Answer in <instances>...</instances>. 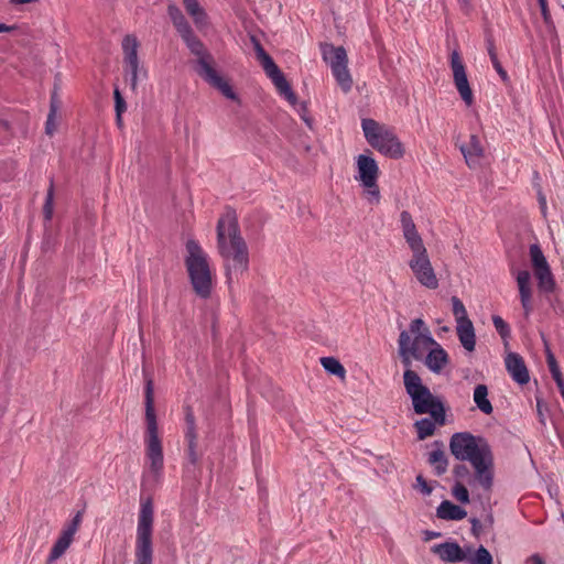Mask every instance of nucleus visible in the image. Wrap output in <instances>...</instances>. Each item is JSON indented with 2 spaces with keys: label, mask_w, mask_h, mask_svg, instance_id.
Masks as SVG:
<instances>
[{
  "label": "nucleus",
  "mask_w": 564,
  "mask_h": 564,
  "mask_svg": "<svg viewBox=\"0 0 564 564\" xmlns=\"http://www.w3.org/2000/svg\"><path fill=\"white\" fill-rule=\"evenodd\" d=\"M415 488H417L424 496H430L433 491V487L427 484L422 475L416 476Z\"/></svg>",
  "instance_id": "obj_40"
},
{
  "label": "nucleus",
  "mask_w": 564,
  "mask_h": 564,
  "mask_svg": "<svg viewBox=\"0 0 564 564\" xmlns=\"http://www.w3.org/2000/svg\"><path fill=\"white\" fill-rule=\"evenodd\" d=\"M431 551L447 563L463 562L466 558V552L456 542L434 544Z\"/></svg>",
  "instance_id": "obj_19"
},
{
  "label": "nucleus",
  "mask_w": 564,
  "mask_h": 564,
  "mask_svg": "<svg viewBox=\"0 0 564 564\" xmlns=\"http://www.w3.org/2000/svg\"><path fill=\"white\" fill-rule=\"evenodd\" d=\"M453 474L457 479H463L470 475L468 467L464 464L456 465L453 469Z\"/></svg>",
  "instance_id": "obj_45"
},
{
  "label": "nucleus",
  "mask_w": 564,
  "mask_h": 564,
  "mask_svg": "<svg viewBox=\"0 0 564 564\" xmlns=\"http://www.w3.org/2000/svg\"><path fill=\"white\" fill-rule=\"evenodd\" d=\"M524 564H545V562L539 554H533L525 560Z\"/></svg>",
  "instance_id": "obj_50"
},
{
  "label": "nucleus",
  "mask_w": 564,
  "mask_h": 564,
  "mask_svg": "<svg viewBox=\"0 0 564 564\" xmlns=\"http://www.w3.org/2000/svg\"><path fill=\"white\" fill-rule=\"evenodd\" d=\"M167 13L180 36L192 30L189 23L177 6L169 4Z\"/></svg>",
  "instance_id": "obj_27"
},
{
  "label": "nucleus",
  "mask_w": 564,
  "mask_h": 564,
  "mask_svg": "<svg viewBox=\"0 0 564 564\" xmlns=\"http://www.w3.org/2000/svg\"><path fill=\"white\" fill-rule=\"evenodd\" d=\"M322 56L324 62L329 65L332 73L343 89L348 93L352 86V79L347 67V53L343 46L332 44L322 45Z\"/></svg>",
  "instance_id": "obj_11"
},
{
  "label": "nucleus",
  "mask_w": 564,
  "mask_h": 564,
  "mask_svg": "<svg viewBox=\"0 0 564 564\" xmlns=\"http://www.w3.org/2000/svg\"><path fill=\"white\" fill-rule=\"evenodd\" d=\"M143 375L145 380L144 387V405H145V454L149 460L150 471L159 477L163 470V448L158 433V422L154 410V382L143 367Z\"/></svg>",
  "instance_id": "obj_4"
},
{
  "label": "nucleus",
  "mask_w": 564,
  "mask_h": 564,
  "mask_svg": "<svg viewBox=\"0 0 564 564\" xmlns=\"http://www.w3.org/2000/svg\"><path fill=\"white\" fill-rule=\"evenodd\" d=\"M113 95H115V101H116L117 119L120 122L121 113L126 110V101L118 89H115Z\"/></svg>",
  "instance_id": "obj_41"
},
{
  "label": "nucleus",
  "mask_w": 564,
  "mask_h": 564,
  "mask_svg": "<svg viewBox=\"0 0 564 564\" xmlns=\"http://www.w3.org/2000/svg\"><path fill=\"white\" fill-rule=\"evenodd\" d=\"M403 381L405 390L409 395H412L420 391L421 389L426 388L425 386H423L420 376L415 371L410 369L404 371Z\"/></svg>",
  "instance_id": "obj_30"
},
{
  "label": "nucleus",
  "mask_w": 564,
  "mask_h": 564,
  "mask_svg": "<svg viewBox=\"0 0 564 564\" xmlns=\"http://www.w3.org/2000/svg\"><path fill=\"white\" fill-rule=\"evenodd\" d=\"M492 324L503 340L510 337V327L508 323L499 315L492 316Z\"/></svg>",
  "instance_id": "obj_37"
},
{
  "label": "nucleus",
  "mask_w": 564,
  "mask_h": 564,
  "mask_svg": "<svg viewBox=\"0 0 564 564\" xmlns=\"http://www.w3.org/2000/svg\"><path fill=\"white\" fill-rule=\"evenodd\" d=\"M459 150L468 166H474L479 162V159L484 155V149L476 134H471L468 143L459 145Z\"/></svg>",
  "instance_id": "obj_21"
},
{
  "label": "nucleus",
  "mask_w": 564,
  "mask_h": 564,
  "mask_svg": "<svg viewBox=\"0 0 564 564\" xmlns=\"http://www.w3.org/2000/svg\"><path fill=\"white\" fill-rule=\"evenodd\" d=\"M183 3L198 29L207 25V14L197 0H183Z\"/></svg>",
  "instance_id": "obj_26"
},
{
  "label": "nucleus",
  "mask_w": 564,
  "mask_h": 564,
  "mask_svg": "<svg viewBox=\"0 0 564 564\" xmlns=\"http://www.w3.org/2000/svg\"><path fill=\"white\" fill-rule=\"evenodd\" d=\"M441 533L434 531H426V540L438 538Z\"/></svg>",
  "instance_id": "obj_55"
},
{
  "label": "nucleus",
  "mask_w": 564,
  "mask_h": 564,
  "mask_svg": "<svg viewBox=\"0 0 564 564\" xmlns=\"http://www.w3.org/2000/svg\"><path fill=\"white\" fill-rule=\"evenodd\" d=\"M538 3L540 6L543 20L547 23L551 20V13L549 11L547 0H538Z\"/></svg>",
  "instance_id": "obj_46"
},
{
  "label": "nucleus",
  "mask_w": 564,
  "mask_h": 564,
  "mask_svg": "<svg viewBox=\"0 0 564 564\" xmlns=\"http://www.w3.org/2000/svg\"><path fill=\"white\" fill-rule=\"evenodd\" d=\"M540 203L542 204L543 208L545 209V207H546V206H545V205H546V203H545V198H544V197H541V198H540Z\"/></svg>",
  "instance_id": "obj_61"
},
{
  "label": "nucleus",
  "mask_w": 564,
  "mask_h": 564,
  "mask_svg": "<svg viewBox=\"0 0 564 564\" xmlns=\"http://www.w3.org/2000/svg\"><path fill=\"white\" fill-rule=\"evenodd\" d=\"M490 61H491V64H492L494 68L496 69V72L500 76V78L503 82L508 80V74L505 70V68L502 67L501 63L499 62L498 56H492V59H490Z\"/></svg>",
  "instance_id": "obj_44"
},
{
  "label": "nucleus",
  "mask_w": 564,
  "mask_h": 564,
  "mask_svg": "<svg viewBox=\"0 0 564 564\" xmlns=\"http://www.w3.org/2000/svg\"><path fill=\"white\" fill-rule=\"evenodd\" d=\"M139 46V41L133 34H127L122 39L121 48L123 53V68L132 90H135L138 86V75L140 70V61L138 56Z\"/></svg>",
  "instance_id": "obj_14"
},
{
  "label": "nucleus",
  "mask_w": 564,
  "mask_h": 564,
  "mask_svg": "<svg viewBox=\"0 0 564 564\" xmlns=\"http://www.w3.org/2000/svg\"><path fill=\"white\" fill-rule=\"evenodd\" d=\"M186 424L187 426L195 425L194 414L191 411L186 413Z\"/></svg>",
  "instance_id": "obj_53"
},
{
  "label": "nucleus",
  "mask_w": 564,
  "mask_h": 564,
  "mask_svg": "<svg viewBox=\"0 0 564 564\" xmlns=\"http://www.w3.org/2000/svg\"><path fill=\"white\" fill-rule=\"evenodd\" d=\"M487 52H488L490 59H492V56H497L495 44H494L492 40H487Z\"/></svg>",
  "instance_id": "obj_51"
},
{
  "label": "nucleus",
  "mask_w": 564,
  "mask_h": 564,
  "mask_svg": "<svg viewBox=\"0 0 564 564\" xmlns=\"http://www.w3.org/2000/svg\"><path fill=\"white\" fill-rule=\"evenodd\" d=\"M361 129L369 145L382 155L395 160L404 155L403 144L390 127L365 118L361 120Z\"/></svg>",
  "instance_id": "obj_7"
},
{
  "label": "nucleus",
  "mask_w": 564,
  "mask_h": 564,
  "mask_svg": "<svg viewBox=\"0 0 564 564\" xmlns=\"http://www.w3.org/2000/svg\"><path fill=\"white\" fill-rule=\"evenodd\" d=\"M301 117H302V119L305 121V123H306L308 127H311V126H312V121H311V119H310L308 117H306V115H305V113H303Z\"/></svg>",
  "instance_id": "obj_59"
},
{
  "label": "nucleus",
  "mask_w": 564,
  "mask_h": 564,
  "mask_svg": "<svg viewBox=\"0 0 564 564\" xmlns=\"http://www.w3.org/2000/svg\"><path fill=\"white\" fill-rule=\"evenodd\" d=\"M73 539L74 535L63 529L48 554L47 563H53L63 556V554L69 547Z\"/></svg>",
  "instance_id": "obj_24"
},
{
  "label": "nucleus",
  "mask_w": 564,
  "mask_h": 564,
  "mask_svg": "<svg viewBox=\"0 0 564 564\" xmlns=\"http://www.w3.org/2000/svg\"><path fill=\"white\" fill-rule=\"evenodd\" d=\"M505 365L514 382L524 386L530 381L529 370L520 355H506Z\"/></svg>",
  "instance_id": "obj_18"
},
{
  "label": "nucleus",
  "mask_w": 564,
  "mask_h": 564,
  "mask_svg": "<svg viewBox=\"0 0 564 564\" xmlns=\"http://www.w3.org/2000/svg\"><path fill=\"white\" fill-rule=\"evenodd\" d=\"M59 99L57 97V91L56 89L53 90L52 95H51V102H50V111H53L54 109V113H58V110H59Z\"/></svg>",
  "instance_id": "obj_47"
},
{
  "label": "nucleus",
  "mask_w": 564,
  "mask_h": 564,
  "mask_svg": "<svg viewBox=\"0 0 564 564\" xmlns=\"http://www.w3.org/2000/svg\"><path fill=\"white\" fill-rule=\"evenodd\" d=\"M186 46L197 57V74L209 85L217 88L226 98L236 100L237 95L232 87L214 68L213 57L205 48L203 42L194 34L193 30L181 35Z\"/></svg>",
  "instance_id": "obj_6"
},
{
  "label": "nucleus",
  "mask_w": 564,
  "mask_h": 564,
  "mask_svg": "<svg viewBox=\"0 0 564 564\" xmlns=\"http://www.w3.org/2000/svg\"><path fill=\"white\" fill-rule=\"evenodd\" d=\"M452 306H453V314L455 316L456 324L463 323L465 321H470L464 303L457 296L452 297Z\"/></svg>",
  "instance_id": "obj_35"
},
{
  "label": "nucleus",
  "mask_w": 564,
  "mask_h": 564,
  "mask_svg": "<svg viewBox=\"0 0 564 564\" xmlns=\"http://www.w3.org/2000/svg\"><path fill=\"white\" fill-rule=\"evenodd\" d=\"M400 224L404 240L412 251V258L409 260L411 271L421 285L431 290L437 289L438 279L430 261L423 239L408 210L401 212Z\"/></svg>",
  "instance_id": "obj_3"
},
{
  "label": "nucleus",
  "mask_w": 564,
  "mask_h": 564,
  "mask_svg": "<svg viewBox=\"0 0 564 564\" xmlns=\"http://www.w3.org/2000/svg\"><path fill=\"white\" fill-rule=\"evenodd\" d=\"M464 562L467 564H494V558L490 552L480 545L473 554L466 553Z\"/></svg>",
  "instance_id": "obj_31"
},
{
  "label": "nucleus",
  "mask_w": 564,
  "mask_h": 564,
  "mask_svg": "<svg viewBox=\"0 0 564 564\" xmlns=\"http://www.w3.org/2000/svg\"><path fill=\"white\" fill-rule=\"evenodd\" d=\"M53 198H54V185L53 181L50 183V187L47 189L45 203L43 206V214L46 221H50L53 217Z\"/></svg>",
  "instance_id": "obj_36"
},
{
  "label": "nucleus",
  "mask_w": 564,
  "mask_h": 564,
  "mask_svg": "<svg viewBox=\"0 0 564 564\" xmlns=\"http://www.w3.org/2000/svg\"><path fill=\"white\" fill-rule=\"evenodd\" d=\"M556 386H557L560 393L564 400V380L556 382Z\"/></svg>",
  "instance_id": "obj_57"
},
{
  "label": "nucleus",
  "mask_w": 564,
  "mask_h": 564,
  "mask_svg": "<svg viewBox=\"0 0 564 564\" xmlns=\"http://www.w3.org/2000/svg\"><path fill=\"white\" fill-rule=\"evenodd\" d=\"M556 386H557L560 393L564 400V380L556 382Z\"/></svg>",
  "instance_id": "obj_56"
},
{
  "label": "nucleus",
  "mask_w": 564,
  "mask_h": 564,
  "mask_svg": "<svg viewBox=\"0 0 564 564\" xmlns=\"http://www.w3.org/2000/svg\"><path fill=\"white\" fill-rule=\"evenodd\" d=\"M217 249L224 260L226 283L232 289L235 281L249 269L248 246L232 209H228L217 221Z\"/></svg>",
  "instance_id": "obj_1"
},
{
  "label": "nucleus",
  "mask_w": 564,
  "mask_h": 564,
  "mask_svg": "<svg viewBox=\"0 0 564 564\" xmlns=\"http://www.w3.org/2000/svg\"><path fill=\"white\" fill-rule=\"evenodd\" d=\"M15 29H17L15 25H7V24L0 22V33L11 32Z\"/></svg>",
  "instance_id": "obj_52"
},
{
  "label": "nucleus",
  "mask_w": 564,
  "mask_h": 564,
  "mask_svg": "<svg viewBox=\"0 0 564 564\" xmlns=\"http://www.w3.org/2000/svg\"><path fill=\"white\" fill-rule=\"evenodd\" d=\"M36 1L37 0H10V2L13 4H28Z\"/></svg>",
  "instance_id": "obj_54"
},
{
  "label": "nucleus",
  "mask_w": 564,
  "mask_h": 564,
  "mask_svg": "<svg viewBox=\"0 0 564 564\" xmlns=\"http://www.w3.org/2000/svg\"><path fill=\"white\" fill-rule=\"evenodd\" d=\"M56 118L57 115L53 111H50L47 115L46 123H45V132L48 135H52L56 130Z\"/></svg>",
  "instance_id": "obj_42"
},
{
  "label": "nucleus",
  "mask_w": 564,
  "mask_h": 564,
  "mask_svg": "<svg viewBox=\"0 0 564 564\" xmlns=\"http://www.w3.org/2000/svg\"><path fill=\"white\" fill-rule=\"evenodd\" d=\"M521 306L524 315L528 317L532 312V289L531 274L528 270H520L516 275Z\"/></svg>",
  "instance_id": "obj_17"
},
{
  "label": "nucleus",
  "mask_w": 564,
  "mask_h": 564,
  "mask_svg": "<svg viewBox=\"0 0 564 564\" xmlns=\"http://www.w3.org/2000/svg\"><path fill=\"white\" fill-rule=\"evenodd\" d=\"M252 42L254 44L257 57L260 61L267 76L272 80L279 94L283 96L291 105H295L296 96L281 69L274 63L273 58L264 51L261 43L256 37H252Z\"/></svg>",
  "instance_id": "obj_13"
},
{
  "label": "nucleus",
  "mask_w": 564,
  "mask_h": 564,
  "mask_svg": "<svg viewBox=\"0 0 564 564\" xmlns=\"http://www.w3.org/2000/svg\"><path fill=\"white\" fill-rule=\"evenodd\" d=\"M442 332H447L448 330V327L444 326L441 328Z\"/></svg>",
  "instance_id": "obj_62"
},
{
  "label": "nucleus",
  "mask_w": 564,
  "mask_h": 564,
  "mask_svg": "<svg viewBox=\"0 0 564 564\" xmlns=\"http://www.w3.org/2000/svg\"><path fill=\"white\" fill-rule=\"evenodd\" d=\"M187 457L192 464H196L198 457L196 454V442L188 444Z\"/></svg>",
  "instance_id": "obj_48"
},
{
  "label": "nucleus",
  "mask_w": 564,
  "mask_h": 564,
  "mask_svg": "<svg viewBox=\"0 0 564 564\" xmlns=\"http://www.w3.org/2000/svg\"><path fill=\"white\" fill-rule=\"evenodd\" d=\"M547 357V366L551 372V376L555 382L564 380L560 366L555 359V355H546Z\"/></svg>",
  "instance_id": "obj_39"
},
{
  "label": "nucleus",
  "mask_w": 564,
  "mask_h": 564,
  "mask_svg": "<svg viewBox=\"0 0 564 564\" xmlns=\"http://www.w3.org/2000/svg\"><path fill=\"white\" fill-rule=\"evenodd\" d=\"M185 267L195 294L207 300L213 291V273L208 262V254L198 241L189 239L186 242Z\"/></svg>",
  "instance_id": "obj_5"
},
{
  "label": "nucleus",
  "mask_w": 564,
  "mask_h": 564,
  "mask_svg": "<svg viewBox=\"0 0 564 564\" xmlns=\"http://www.w3.org/2000/svg\"><path fill=\"white\" fill-rule=\"evenodd\" d=\"M452 495L456 500H458L462 503H468L469 502V494L467 488L464 484L456 481L452 489Z\"/></svg>",
  "instance_id": "obj_38"
},
{
  "label": "nucleus",
  "mask_w": 564,
  "mask_h": 564,
  "mask_svg": "<svg viewBox=\"0 0 564 564\" xmlns=\"http://www.w3.org/2000/svg\"><path fill=\"white\" fill-rule=\"evenodd\" d=\"M443 354L444 348L433 338L430 328L422 318H414L399 336V351Z\"/></svg>",
  "instance_id": "obj_8"
},
{
  "label": "nucleus",
  "mask_w": 564,
  "mask_h": 564,
  "mask_svg": "<svg viewBox=\"0 0 564 564\" xmlns=\"http://www.w3.org/2000/svg\"><path fill=\"white\" fill-rule=\"evenodd\" d=\"M252 42L254 44L257 57L260 61L267 76L272 80L279 94L283 96L291 105H295L296 96L281 69L274 63L273 58L264 51L261 43L256 37H252Z\"/></svg>",
  "instance_id": "obj_12"
},
{
  "label": "nucleus",
  "mask_w": 564,
  "mask_h": 564,
  "mask_svg": "<svg viewBox=\"0 0 564 564\" xmlns=\"http://www.w3.org/2000/svg\"><path fill=\"white\" fill-rule=\"evenodd\" d=\"M80 522H82V512L78 511L75 514V517L73 518V520L64 528V530L72 533L73 535H75V533L77 532V530L79 528Z\"/></svg>",
  "instance_id": "obj_43"
},
{
  "label": "nucleus",
  "mask_w": 564,
  "mask_h": 564,
  "mask_svg": "<svg viewBox=\"0 0 564 564\" xmlns=\"http://www.w3.org/2000/svg\"><path fill=\"white\" fill-rule=\"evenodd\" d=\"M321 365L323 368L333 376L344 379L346 370L338 359L333 356H324L321 358Z\"/></svg>",
  "instance_id": "obj_29"
},
{
  "label": "nucleus",
  "mask_w": 564,
  "mask_h": 564,
  "mask_svg": "<svg viewBox=\"0 0 564 564\" xmlns=\"http://www.w3.org/2000/svg\"><path fill=\"white\" fill-rule=\"evenodd\" d=\"M473 400L479 411L486 415L494 412V406L488 399V388L486 384H477L474 389Z\"/></svg>",
  "instance_id": "obj_25"
},
{
  "label": "nucleus",
  "mask_w": 564,
  "mask_h": 564,
  "mask_svg": "<svg viewBox=\"0 0 564 564\" xmlns=\"http://www.w3.org/2000/svg\"><path fill=\"white\" fill-rule=\"evenodd\" d=\"M424 364L433 372H441L448 364V355H425Z\"/></svg>",
  "instance_id": "obj_34"
},
{
  "label": "nucleus",
  "mask_w": 564,
  "mask_h": 564,
  "mask_svg": "<svg viewBox=\"0 0 564 564\" xmlns=\"http://www.w3.org/2000/svg\"><path fill=\"white\" fill-rule=\"evenodd\" d=\"M530 258L534 271L550 267L541 247L538 243L530 246Z\"/></svg>",
  "instance_id": "obj_33"
},
{
  "label": "nucleus",
  "mask_w": 564,
  "mask_h": 564,
  "mask_svg": "<svg viewBox=\"0 0 564 564\" xmlns=\"http://www.w3.org/2000/svg\"><path fill=\"white\" fill-rule=\"evenodd\" d=\"M153 516L152 499L142 498L137 524L134 564H153Z\"/></svg>",
  "instance_id": "obj_9"
},
{
  "label": "nucleus",
  "mask_w": 564,
  "mask_h": 564,
  "mask_svg": "<svg viewBox=\"0 0 564 564\" xmlns=\"http://www.w3.org/2000/svg\"><path fill=\"white\" fill-rule=\"evenodd\" d=\"M470 523L473 525V530H477V528L479 527V521L477 519H471Z\"/></svg>",
  "instance_id": "obj_58"
},
{
  "label": "nucleus",
  "mask_w": 564,
  "mask_h": 564,
  "mask_svg": "<svg viewBox=\"0 0 564 564\" xmlns=\"http://www.w3.org/2000/svg\"><path fill=\"white\" fill-rule=\"evenodd\" d=\"M449 65L453 72L454 85L462 100L466 106H471L474 104V94L469 86L465 64L462 61L460 54L457 50H454L451 53Z\"/></svg>",
  "instance_id": "obj_16"
},
{
  "label": "nucleus",
  "mask_w": 564,
  "mask_h": 564,
  "mask_svg": "<svg viewBox=\"0 0 564 564\" xmlns=\"http://www.w3.org/2000/svg\"><path fill=\"white\" fill-rule=\"evenodd\" d=\"M449 451L459 462H468L474 468V480L489 490L494 484V455L482 436L469 432H457L451 436Z\"/></svg>",
  "instance_id": "obj_2"
},
{
  "label": "nucleus",
  "mask_w": 564,
  "mask_h": 564,
  "mask_svg": "<svg viewBox=\"0 0 564 564\" xmlns=\"http://www.w3.org/2000/svg\"><path fill=\"white\" fill-rule=\"evenodd\" d=\"M357 174L355 180L364 188L366 199L371 205H378L381 194L378 185L379 166L376 160L367 154H359L356 158Z\"/></svg>",
  "instance_id": "obj_10"
},
{
  "label": "nucleus",
  "mask_w": 564,
  "mask_h": 564,
  "mask_svg": "<svg viewBox=\"0 0 564 564\" xmlns=\"http://www.w3.org/2000/svg\"><path fill=\"white\" fill-rule=\"evenodd\" d=\"M435 420L424 417L415 422L414 426L416 429L417 438L423 441L429 436L433 435L435 431Z\"/></svg>",
  "instance_id": "obj_32"
},
{
  "label": "nucleus",
  "mask_w": 564,
  "mask_h": 564,
  "mask_svg": "<svg viewBox=\"0 0 564 564\" xmlns=\"http://www.w3.org/2000/svg\"><path fill=\"white\" fill-rule=\"evenodd\" d=\"M538 286L542 292L551 293L555 289V281L550 267L534 271Z\"/></svg>",
  "instance_id": "obj_28"
},
{
  "label": "nucleus",
  "mask_w": 564,
  "mask_h": 564,
  "mask_svg": "<svg viewBox=\"0 0 564 564\" xmlns=\"http://www.w3.org/2000/svg\"><path fill=\"white\" fill-rule=\"evenodd\" d=\"M402 356L404 357V361H405V362H409V357H410L411 355H402ZM412 356H413L415 359H419L422 355L414 354V355H412Z\"/></svg>",
  "instance_id": "obj_60"
},
{
  "label": "nucleus",
  "mask_w": 564,
  "mask_h": 564,
  "mask_svg": "<svg viewBox=\"0 0 564 564\" xmlns=\"http://www.w3.org/2000/svg\"><path fill=\"white\" fill-rule=\"evenodd\" d=\"M185 437L188 444H191L192 442H196L195 425H189L186 427Z\"/></svg>",
  "instance_id": "obj_49"
},
{
  "label": "nucleus",
  "mask_w": 564,
  "mask_h": 564,
  "mask_svg": "<svg viewBox=\"0 0 564 564\" xmlns=\"http://www.w3.org/2000/svg\"><path fill=\"white\" fill-rule=\"evenodd\" d=\"M414 412L417 414L429 413L440 425L445 423V409L443 403L433 397L429 388L421 389L410 395Z\"/></svg>",
  "instance_id": "obj_15"
},
{
  "label": "nucleus",
  "mask_w": 564,
  "mask_h": 564,
  "mask_svg": "<svg viewBox=\"0 0 564 564\" xmlns=\"http://www.w3.org/2000/svg\"><path fill=\"white\" fill-rule=\"evenodd\" d=\"M444 445L441 441L433 443V449L429 453L427 463L433 468L435 475L442 476L448 467V459L444 452Z\"/></svg>",
  "instance_id": "obj_20"
},
{
  "label": "nucleus",
  "mask_w": 564,
  "mask_h": 564,
  "mask_svg": "<svg viewBox=\"0 0 564 564\" xmlns=\"http://www.w3.org/2000/svg\"><path fill=\"white\" fill-rule=\"evenodd\" d=\"M456 330L463 348L468 352L474 351L476 345V335L471 321L457 323Z\"/></svg>",
  "instance_id": "obj_23"
},
{
  "label": "nucleus",
  "mask_w": 564,
  "mask_h": 564,
  "mask_svg": "<svg viewBox=\"0 0 564 564\" xmlns=\"http://www.w3.org/2000/svg\"><path fill=\"white\" fill-rule=\"evenodd\" d=\"M466 516L467 512L465 509L449 500L442 501L436 509V517L442 520L459 521Z\"/></svg>",
  "instance_id": "obj_22"
}]
</instances>
